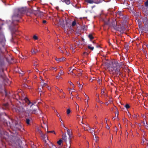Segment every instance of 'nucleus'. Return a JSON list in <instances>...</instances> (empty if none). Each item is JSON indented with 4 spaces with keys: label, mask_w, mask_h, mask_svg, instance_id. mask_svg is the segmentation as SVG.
Listing matches in <instances>:
<instances>
[{
    "label": "nucleus",
    "mask_w": 148,
    "mask_h": 148,
    "mask_svg": "<svg viewBox=\"0 0 148 148\" xmlns=\"http://www.w3.org/2000/svg\"><path fill=\"white\" fill-rule=\"evenodd\" d=\"M37 62V61H35L34 63V66H35V68H36V67L38 64H36Z\"/></svg>",
    "instance_id": "7c9ffc66"
},
{
    "label": "nucleus",
    "mask_w": 148,
    "mask_h": 148,
    "mask_svg": "<svg viewBox=\"0 0 148 148\" xmlns=\"http://www.w3.org/2000/svg\"><path fill=\"white\" fill-rule=\"evenodd\" d=\"M25 8H22L19 9L18 11L15 12L12 16V23L14 24L16 22V23L18 22L21 18V14L25 13Z\"/></svg>",
    "instance_id": "f03ea898"
},
{
    "label": "nucleus",
    "mask_w": 148,
    "mask_h": 148,
    "mask_svg": "<svg viewBox=\"0 0 148 148\" xmlns=\"http://www.w3.org/2000/svg\"><path fill=\"white\" fill-rule=\"evenodd\" d=\"M117 129L116 128V127H115L114 128V131H116V133H117Z\"/></svg>",
    "instance_id": "a19ab883"
},
{
    "label": "nucleus",
    "mask_w": 148,
    "mask_h": 148,
    "mask_svg": "<svg viewBox=\"0 0 148 148\" xmlns=\"http://www.w3.org/2000/svg\"><path fill=\"white\" fill-rule=\"evenodd\" d=\"M16 148H23L19 144H18V145H17Z\"/></svg>",
    "instance_id": "c756f323"
},
{
    "label": "nucleus",
    "mask_w": 148,
    "mask_h": 148,
    "mask_svg": "<svg viewBox=\"0 0 148 148\" xmlns=\"http://www.w3.org/2000/svg\"><path fill=\"white\" fill-rule=\"evenodd\" d=\"M95 6H93L92 7V8H94Z\"/></svg>",
    "instance_id": "052dcab7"
},
{
    "label": "nucleus",
    "mask_w": 148,
    "mask_h": 148,
    "mask_svg": "<svg viewBox=\"0 0 148 148\" xmlns=\"http://www.w3.org/2000/svg\"><path fill=\"white\" fill-rule=\"evenodd\" d=\"M67 134L69 136V141L70 142V138H71V137H72V135L71 133V132L70 130H69L68 129H67Z\"/></svg>",
    "instance_id": "f8f14e48"
},
{
    "label": "nucleus",
    "mask_w": 148,
    "mask_h": 148,
    "mask_svg": "<svg viewBox=\"0 0 148 148\" xmlns=\"http://www.w3.org/2000/svg\"><path fill=\"white\" fill-rule=\"evenodd\" d=\"M37 131L40 134V135L42 134V131L39 129H37Z\"/></svg>",
    "instance_id": "a878e982"
},
{
    "label": "nucleus",
    "mask_w": 148,
    "mask_h": 148,
    "mask_svg": "<svg viewBox=\"0 0 148 148\" xmlns=\"http://www.w3.org/2000/svg\"><path fill=\"white\" fill-rule=\"evenodd\" d=\"M33 38L35 40H36L38 39V37L36 35H34L33 36Z\"/></svg>",
    "instance_id": "f704fd0d"
},
{
    "label": "nucleus",
    "mask_w": 148,
    "mask_h": 148,
    "mask_svg": "<svg viewBox=\"0 0 148 148\" xmlns=\"http://www.w3.org/2000/svg\"><path fill=\"white\" fill-rule=\"evenodd\" d=\"M95 138H96V142H97V138H98V137L95 136Z\"/></svg>",
    "instance_id": "603ef678"
},
{
    "label": "nucleus",
    "mask_w": 148,
    "mask_h": 148,
    "mask_svg": "<svg viewBox=\"0 0 148 148\" xmlns=\"http://www.w3.org/2000/svg\"><path fill=\"white\" fill-rule=\"evenodd\" d=\"M62 139L63 140H64L65 142H66L67 141V136H66V134L63 133L62 135Z\"/></svg>",
    "instance_id": "ddd939ff"
},
{
    "label": "nucleus",
    "mask_w": 148,
    "mask_h": 148,
    "mask_svg": "<svg viewBox=\"0 0 148 148\" xmlns=\"http://www.w3.org/2000/svg\"><path fill=\"white\" fill-rule=\"evenodd\" d=\"M92 132H94V128H92Z\"/></svg>",
    "instance_id": "5fc2aeb1"
},
{
    "label": "nucleus",
    "mask_w": 148,
    "mask_h": 148,
    "mask_svg": "<svg viewBox=\"0 0 148 148\" xmlns=\"http://www.w3.org/2000/svg\"><path fill=\"white\" fill-rule=\"evenodd\" d=\"M60 73V75H63L64 74V72L63 71H62V70H60V72L59 73V74Z\"/></svg>",
    "instance_id": "72a5a7b5"
},
{
    "label": "nucleus",
    "mask_w": 148,
    "mask_h": 148,
    "mask_svg": "<svg viewBox=\"0 0 148 148\" xmlns=\"http://www.w3.org/2000/svg\"><path fill=\"white\" fill-rule=\"evenodd\" d=\"M89 130L90 131H91V130H92V128H90L89 127Z\"/></svg>",
    "instance_id": "4d7b16f0"
},
{
    "label": "nucleus",
    "mask_w": 148,
    "mask_h": 148,
    "mask_svg": "<svg viewBox=\"0 0 148 148\" xmlns=\"http://www.w3.org/2000/svg\"><path fill=\"white\" fill-rule=\"evenodd\" d=\"M19 102L21 104L23 103V106H25L27 104L29 106L30 108L27 110L29 113L36 114L37 113L38 107L34 105L36 103V102L34 103L31 102L27 98L25 97L22 99L21 101Z\"/></svg>",
    "instance_id": "f257e3e1"
},
{
    "label": "nucleus",
    "mask_w": 148,
    "mask_h": 148,
    "mask_svg": "<svg viewBox=\"0 0 148 148\" xmlns=\"http://www.w3.org/2000/svg\"><path fill=\"white\" fill-rule=\"evenodd\" d=\"M62 142V140L61 139H60L57 142V143L59 145H61Z\"/></svg>",
    "instance_id": "5701e85b"
},
{
    "label": "nucleus",
    "mask_w": 148,
    "mask_h": 148,
    "mask_svg": "<svg viewBox=\"0 0 148 148\" xmlns=\"http://www.w3.org/2000/svg\"><path fill=\"white\" fill-rule=\"evenodd\" d=\"M71 111L70 109H68L67 110V114L69 115Z\"/></svg>",
    "instance_id": "393cba45"
},
{
    "label": "nucleus",
    "mask_w": 148,
    "mask_h": 148,
    "mask_svg": "<svg viewBox=\"0 0 148 148\" xmlns=\"http://www.w3.org/2000/svg\"><path fill=\"white\" fill-rule=\"evenodd\" d=\"M46 87L48 88V89L49 90H50L51 89V88L50 87H49L48 85Z\"/></svg>",
    "instance_id": "37998d69"
},
{
    "label": "nucleus",
    "mask_w": 148,
    "mask_h": 148,
    "mask_svg": "<svg viewBox=\"0 0 148 148\" xmlns=\"http://www.w3.org/2000/svg\"><path fill=\"white\" fill-rule=\"evenodd\" d=\"M75 71H77V73H78V75H77L79 77L82 75V73L83 72V71L82 70L79 69L77 70L75 69H73L72 71H71V72L73 73H74L73 72Z\"/></svg>",
    "instance_id": "1a4fd4ad"
},
{
    "label": "nucleus",
    "mask_w": 148,
    "mask_h": 148,
    "mask_svg": "<svg viewBox=\"0 0 148 148\" xmlns=\"http://www.w3.org/2000/svg\"><path fill=\"white\" fill-rule=\"evenodd\" d=\"M59 90L60 91V92H62L63 94H65V93L62 90V89H60Z\"/></svg>",
    "instance_id": "ea45409f"
},
{
    "label": "nucleus",
    "mask_w": 148,
    "mask_h": 148,
    "mask_svg": "<svg viewBox=\"0 0 148 148\" xmlns=\"http://www.w3.org/2000/svg\"><path fill=\"white\" fill-rule=\"evenodd\" d=\"M86 111V110H85V109H83V111H84H84Z\"/></svg>",
    "instance_id": "69168bd1"
},
{
    "label": "nucleus",
    "mask_w": 148,
    "mask_h": 148,
    "mask_svg": "<svg viewBox=\"0 0 148 148\" xmlns=\"http://www.w3.org/2000/svg\"><path fill=\"white\" fill-rule=\"evenodd\" d=\"M47 132L48 133H52L53 132L54 134H55V132L54 131H47Z\"/></svg>",
    "instance_id": "4c0bfd02"
},
{
    "label": "nucleus",
    "mask_w": 148,
    "mask_h": 148,
    "mask_svg": "<svg viewBox=\"0 0 148 148\" xmlns=\"http://www.w3.org/2000/svg\"><path fill=\"white\" fill-rule=\"evenodd\" d=\"M23 86L24 87L27 88L28 86V85H27L26 84H24L23 85Z\"/></svg>",
    "instance_id": "473e14b6"
},
{
    "label": "nucleus",
    "mask_w": 148,
    "mask_h": 148,
    "mask_svg": "<svg viewBox=\"0 0 148 148\" xmlns=\"http://www.w3.org/2000/svg\"><path fill=\"white\" fill-rule=\"evenodd\" d=\"M145 5L146 7H148V0H147V1L145 2Z\"/></svg>",
    "instance_id": "c85d7f7f"
},
{
    "label": "nucleus",
    "mask_w": 148,
    "mask_h": 148,
    "mask_svg": "<svg viewBox=\"0 0 148 148\" xmlns=\"http://www.w3.org/2000/svg\"><path fill=\"white\" fill-rule=\"evenodd\" d=\"M41 80L43 81L42 83H43V86L46 87L47 86V84L45 83H44V81L42 79H41Z\"/></svg>",
    "instance_id": "e433bc0d"
},
{
    "label": "nucleus",
    "mask_w": 148,
    "mask_h": 148,
    "mask_svg": "<svg viewBox=\"0 0 148 148\" xmlns=\"http://www.w3.org/2000/svg\"><path fill=\"white\" fill-rule=\"evenodd\" d=\"M13 110L16 112L17 113H21L25 111V109L22 106H17L13 109Z\"/></svg>",
    "instance_id": "39448f33"
},
{
    "label": "nucleus",
    "mask_w": 148,
    "mask_h": 148,
    "mask_svg": "<svg viewBox=\"0 0 148 148\" xmlns=\"http://www.w3.org/2000/svg\"><path fill=\"white\" fill-rule=\"evenodd\" d=\"M106 128H107L108 129H109L110 128V127H109V126L108 125L106 127Z\"/></svg>",
    "instance_id": "864d4df0"
},
{
    "label": "nucleus",
    "mask_w": 148,
    "mask_h": 148,
    "mask_svg": "<svg viewBox=\"0 0 148 148\" xmlns=\"http://www.w3.org/2000/svg\"><path fill=\"white\" fill-rule=\"evenodd\" d=\"M46 22H47V21H45V20H43V21H42V23H44V24H45V23H46Z\"/></svg>",
    "instance_id": "a18cd8bd"
},
{
    "label": "nucleus",
    "mask_w": 148,
    "mask_h": 148,
    "mask_svg": "<svg viewBox=\"0 0 148 148\" xmlns=\"http://www.w3.org/2000/svg\"><path fill=\"white\" fill-rule=\"evenodd\" d=\"M65 58L64 57H63L61 58H57L56 57L55 58V60H56L58 62H61V61H64L65 60Z\"/></svg>",
    "instance_id": "9b49d317"
},
{
    "label": "nucleus",
    "mask_w": 148,
    "mask_h": 148,
    "mask_svg": "<svg viewBox=\"0 0 148 148\" xmlns=\"http://www.w3.org/2000/svg\"><path fill=\"white\" fill-rule=\"evenodd\" d=\"M40 135L41 137L45 143V145H48V143H47V140L49 141V140H48L47 137V135H46L45 134H44L42 133Z\"/></svg>",
    "instance_id": "0eeeda50"
},
{
    "label": "nucleus",
    "mask_w": 148,
    "mask_h": 148,
    "mask_svg": "<svg viewBox=\"0 0 148 148\" xmlns=\"http://www.w3.org/2000/svg\"><path fill=\"white\" fill-rule=\"evenodd\" d=\"M18 96H19V95L18 94H17V95H16V97H17Z\"/></svg>",
    "instance_id": "6e6d98bb"
},
{
    "label": "nucleus",
    "mask_w": 148,
    "mask_h": 148,
    "mask_svg": "<svg viewBox=\"0 0 148 148\" xmlns=\"http://www.w3.org/2000/svg\"><path fill=\"white\" fill-rule=\"evenodd\" d=\"M97 47H100V46L99 45H97Z\"/></svg>",
    "instance_id": "680f3d73"
},
{
    "label": "nucleus",
    "mask_w": 148,
    "mask_h": 148,
    "mask_svg": "<svg viewBox=\"0 0 148 148\" xmlns=\"http://www.w3.org/2000/svg\"><path fill=\"white\" fill-rule=\"evenodd\" d=\"M8 103H4L3 105L2 108L3 109H6L8 108Z\"/></svg>",
    "instance_id": "dca6fc26"
},
{
    "label": "nucleus",
    "mask_w": 148,
    "mask_h": 148,
    "mask_svg": "<svg viewBox=\"0 0 148 148\" xmlns=\"http://www.w3.org/2000/svg\"><path fill=\"white\" fill-rule=\"evenodd\" d=\"M97 102L100 103H103V102L101 101H100L99 100H97Z\"/></svg>",
    "instance_id": "58836bf2"
},
{
    "label": "nucleus",
    "mask_w": 148,
    "mask_h": 148,
    "mask_svg": "<svg viewBox=\"0 0 148 148\" xmlns=\"http://www.w3.org/2000/svg\"><path fill=\"white\" fill-rule=\"evenodd\" d=\"M61 53H63V51H62V50H61Z\"/></svg>",
    "instance_id": "e2e57ef3"
},
{
    "label": "nucleus",
    "mask_w": 148,
    "mask_h": 148,
    "mask_svg": "<svg viewBox=\"0 0 148 148\" xmlns=\"http://www.w3.org/2000/svg\"><path fill=\"white\" fill-rule=\"evenodd\" d=\"M76 24V21L75 20H74V21H73L72 23V26H75Z\"/></svg>",
    "instance_id": "b1692460"
},
{
    "label": "nucleus",
    "mask_w": 148,
    "mask_h": 148,
    "mask_svg": "<svg viewBox=\"0 0 148 148\" xmlns=\"http://www.w3.org/2000/svg\"><path fill=\"white\" fill-rule=\"evenodd\" d=\"M92 132H92V130H91V131H90V132L91 133H92Z\"/></svg>",
    "instance_id": "774afa93"
},
{
    "label": "nucleus",
    "mask_w": 148,
    "mask_h": 148,
    "mask_svg": "<svg viewBox=\"0 0 148 148\" xmlns=\"http://www.w3.org/2000/svg\"><path fill=\"white\" fill-rule=\"evenodd\" d=\"M144 142H145V141L143 140L141 142V144H142L143 145Z\"/></svg>",
    "instance_id": "3c124183"
},
{
    "label": "nucleus",
    "mask_w": 148,
    "mask_h": 148,
    "mask_svg": "<svg viewBox=\"0 0 148 148\" xmlns=\"http://www.w3.org/2000/svg\"><path fill=\"white\" fill-rule=\"evenodd\" d=\"M88 53L84 52L83 53V56H85V55L87 56L88 55Z\"/></svg>",
    "instance_id": "2f4dec72"
},
{
    "label": "nucleus",
    "mask_w": 148,
    "mask_h": 148,
    "mask_svg": "<svg viewBox=\"0 0 148 148\" xmlns=\"http://www.w3.org/2000/svg\"><path fill=\"white\" fill-rule=\"evenodd\" d=\"M122 62L118 63L117 62H112V64L110 67L112 71H114L117 74H120V68L121 66L123 65Z\"/></svg>",
    "instance_id": "7ed1b4c3"
},
{
    "label": "nucleus",
    "mask_w": 148,
    "mask_h": 148,
    "mask_svg": "<svg viewBox=\"0 0 148 148\" xmlns=\"http://www.w3.org/2000/svg\"><path fill=\"white\" fill-rule=\"evenodd\" d=\"M85 96L86 98H89L88 96V95H86L85 93Z\"/></svg>",
    "instance_id": "49530a36"
},
{
    "label": "nucleus",
    "mask_w": 148,
    "mask_h": 148,
    "mask_svg": "<svg viewBox=\"0 0 148 148\" xmlns=\"http://www.w3.org/2000/svg\"><path fill=\"white\" fill-rule=\"evenodd\" d=\"M86 3L89 4H99L102 2L104 0H85Z\"/></svg>",
    "instance_id": "20e7f679"
},
{
    "label": "nucleus",
    "mask_w": 148,
    "mask_h": 148,
    "mask_svg": "<svg viewBox=\"0 0 148 148\" xmlns=\"http://www.w3.org/2000/svg\"><path fill=\"white\" fill-rule=\"evenodd\" d=\"M77 84L79 85V88H81V89L82 90V88L83 86H82L80 84L79 82L78 81L77 82Z\"/></svg>",
    "instance_id": "4be33fe9"
},
{
    "label": "nucleus",
    "mask_w": 148,
    "mask_h": 148,
    "mask_svg": "<svg viewBox=\"0 0 148 148\" xmlns=\"http://www.w3.org/2000/svg\"><path fill=\"white\" fill-rule=\"evenodd\" d=\"M71 0H61L62 2L65 3L66 4L69 5L71 3Z\"/></svg>",
    "instance_id": "2eb2a0df"
},
{
    "label": "nucleus",
    "mask_w": 148,
    "mask_h": 148,
    "mask_svg": "<svg viewBox=\"0 0 148 148\" xmlns=\"http://www.w3.org/2000/svg\"><path fill=\"white\" fill-rule=\"evenodd\" d=\"M113 27L114 29L118 31H119L121 33L123 34V31L121 28H120L119 27H117L116 24H114L113 25Z\"/></svg>",
    "instance_id": "6e6552de"
},
{
    "label": "nucleus",
    "mask_w": 148,
    "mask_h": 148,
    "mask_svg": "<svg viewBox=\"0 0 148 148\" xmlns=\"http://www.w3.org/2000/svg\"><path fill=\"white\" fill-rule=\"evenodd\" d=\"M33 13L36 15L37 14L38 15H41L42 13L41 12L38 10L34 11Z\"/></svg>",
    "instance_id": "4468645a"
},
{
    "label": "nucleus",
    "mask_w": 148,
    "mask_h": 148,
    "mask_svg": "<svg viewBox=\"0 0 148 148\" xmlns=\"http://www.w3.org/2000/svg\"><path fill=\"white\" fill-rule=\"evenodd\" d=\"M91 46H92L91 45H88V47L89 49H90L92 50H93L94 49V48L93 47H92Z\"/></svg>",
    "instance_id": "412c9836"
},
{
    "label": "nucleus",
    "mask_w": 148,
    "mask_h": 148,
    "mask_svg": "<svg viewBox=\"0 0 148 148\" xmlns=\"http://www.w3.org/2000/svg\"><path fill=\"white\" fill-rule=\"evenodd\" d=\"M125 107L127 108L128 109L130 108V106L128 104H126Z\"/></svg>",
    "instance_id": "bb28decb"
},
{
    "label": "nucleus",
    "mask_w": 148,
    "mask_h": 148,
    "mask_svg": "<svg viewBox=\"0 0 148 148\" xmlns=\"http://www.w3.org/2000/svg\"><path fill=\"white\" fill-rule=\"evenodd\" d=\"M88 37L90 39V40H92L94 38V37L91 34H89Z\"/></svg>",
    "instance_id": "aec40b11"
},
{
    "label": "nucleus",
    "mask_w": 148,
    "mask_h": 148,
    "mask_svg": "<svg viewBox=\"0 0 148 148\" xmlns=\"http://www.w3.org/2000/svg\"><path fill=\"white\" fill-rule=\"evenodd\" d=\"M16 130H19L21 131V130H23V125L21 124H19L16 122H15V125L14 126Z\"/></svg>",
    "instance_id": "423d86ee"
},
{
    "label": "nucleus",
    "mask_w": 148,
    "mask_h": 148,
    "mask_svg": "<svg viewBox=\"0 0 148 148\" xmlns=\"http://www.w3.org/2000/svg\"><path fill=\"white\" fill-rule=\"evenodd\" d=\"M112 102V100H111V99L110 98H109V100L107 102H106L105 103L107 105H108V104L110 103H111V102Z\"/></svg>",
    "instance_id": "a211bd4d"
},
{
    "label": "nucleus",
    "mask_w": 148,
    "mask_h": 148,
    "mask_svg": "<svg viewBox=\"0 0 148 148\" xmlns=\"http://www.w3.org/2000/svg\"><path fill=\"white\" fill-rule=\"evenodd\" d=\"M62 125H63V127H64V124H63V123H62Z\"/></svg>",
    "instance_id": "338daca9"
},
{
    "label": "nucleus",
    "mask_w": 148,
    "mask_h": 148,
    "mask_svg": "<svg viewBox=\"0 0 148 148\" xmlns=\"http://www.w3.org/2000/svg\"><path fill=\"white\" fill-rule=\"evenodd\" d=\"M74 73H73V74H74V75H76V74H75V73H77V71H74L73 72Z\"/></svg>",
    "instance_id": "c03bdc74"
},
{
    "label": "nucleus",
    "mask_w": 148,
    "mask_h": 148,
    "mask_svg": "<svg viewBox=\"0 0 148 148\" xmlns=\"http://www.w3.org/2000/svg\"><path fill=\"white\" fill-rule=\"evenodd\" d=\"M104 92L103 90H102L101 92V94L103 95L104 94Z\"/></svg>",
    "instance_id": "09e8293b"
},
{
    "label": "nucleus",
    "mask_w": 148,
    "mask_h": 148,
    "mask_svg": "<svg viewBox=\"0 0 148 148\" xmlns=\"http://www.w3.org/2000/svg\"><path fill=\"white\" fill-rule=\"evenodd\" d=\"M69 83L70 84V85L74 86V84H73L71 82H69Z\"/></svg>",
    "instance_id": "79ce46f5"
},
{
    "label": "nucleus",
    "mask_w": 148,
    "mask_h": 148,
    "mask_svg": "<svg viewBox=\"0 0 148 148\" xmlns=\"http://www.w3.org/2000/svg\"><path fill=\"white\" fill-rule=\"evenodd\" d=\"M35 52H36V53H37L39 51V50H38L37 49H35Z\"/></svg>",
    "instance_id": "de8ad7c7"
},
{
    "label": "nucleus",
    "mask_w": 148,
    "mask_h": 148,
    "mask_svg": "<svg viewBox=\"0 0 148 148\" xmlns=\"http://www.w3.org/2000/svg\"><path fill=\"white\" fill-rule=\"evenodd\" d=\"M30 119L28 118L26 119V123L28 125L30 123Z\"/></svg>",
    "instance_id": "6ab92c4d"
},
{
    "label": "nucleus",
    "mask_w": 148,
    "mask_h": 148,
    "mask_svg": "<svg viewBox=\"0 0 148 148\" xmlns=\"http://www.w3.org/2000/svg\"><path fill=\"white\" fill-rule=\"evenodd\" d=\"M60 97V98H65V97L64 96V95H62V96Z\"/></svg>",
    "instance_id": "8fccbe9b"
},
{
    "label": "nucleus",
    "mask_w": 148,
    "mask_h": 148,
    "mask_svg": "<svg viewBox=\"0 0 148 148\" xmlns=\"http://www.w3.org/2000/svg\"><path fill=\"white\" fill-rule=\"evenodd\" d=\"M53 69H56V68H53Z\"/></svg>",
    "instance_id": "0e129e2a"
},
{
    "label": "nucleus",
    "mask_w": 148,
    "mask_h": 148,
    "mask_svg": "<svg viewBox=\"0 0 148 148\" xmlns=\"http://www.w3.org/2000/svg\"><path fill=\"white\" fill-rule=\"evenodd\" d=\"M81 123L82 124H84V123H83V120L82 121Z\"/></svg>",
    "instance_id": "bf43d9fd"
},
{
    "label": "nucleus",
    "mask_w": 148,
    "mask_h": 148,
    "mask_svg": "<svg viewBox=\"0 0 148 148\" xmlns=\"http://www.w3.org/2000/svg\"><path fill=\"white\" fill-rule=\"evenodd\" d=\"M116 15L118 17L120 18H124L125 17L123 16V12L121 11H118L117 12Z\"/></svg>",
    "instance_id": "9d476101"
},
{
    "label": "nucleus",
    "mask_w": 148,
    "mask_h": 148,
    "mask_svg": "<svg viewBox=\"0 0 148 148\" xmlns=\"http://www.w3.org/2000/svg\"><path fill=\"white\" fill-rule=\"evenodd\" d=\"M31 52H32V54H35L36 53V52H35V50H33L32 49V50Z\"/></svg>",
    "instance_id": "c9c22d12"
},
{
    "label": "nucleus",
    "mask_w": 148,
    "mask_h": 148,
    "mask_svg": "<svg viewBox=\"0 0 148 148\" xmlns=\"http://www.w3.org/2000/svg\"><path fill=\"white\" fill-rule=\"evenodd\" d=\"M143 123L144 125V126L147 129H148V125H147V122H145V121H143Z\"/></svg>",
    "instance_id": "f3484780"
},
{
    "label": "nucleus",
    "mask_w": 148,
    "mask_h": 148,
    "mask_svg": "<svg viewBox=\"0 0 148 148\" xmlns=\"http://www.w3.org/2000/svg\"><path fill=\"white\" fill-rule=\"evenodd\" d=\"M97 80L99 84H100L101 83V79H98Z\"/></svg>",
    "instance_id": "cd10ccee"
},
{
    "label": "nucleus",
    "mask_w": 148,
    "mask_h": 148,
    "mask_svg": "<svg viewBox=\"0 0 148 148\" xmlns=\"http://www.w3.org/2000/svg\"><path fill=\"white\" fill-rule=\"evenodd\" d=\"M56 77H58V78H61V77H60V76H59V77H58V76H57Z\"/></svg>",
    "instance_id": "13d9d810"
}]
</instances>
